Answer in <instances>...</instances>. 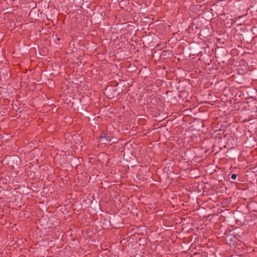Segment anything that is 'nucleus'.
I'll list each match as a JSON object with an SVG mask.
<instances>
[{
    "label": "nucleus",
    "instance_id": "nucleus-1",
    "mask_svg": "<svg viewBox=\"0 0 257 257\" xmlns=\"http://www.w3.org/2000/svg\"><path fill=\"white\" fill-rule=\"evenodd\" d=\"M106 135L104 134L100 137V141L103 144H106V142L104 141V139L106 138Z\"/></svg>",
    "mask_w": 257,
    "mask_h": 257
},
{
    "label": "nucleus",
    "instance_id": "nucleus-2",
    "mask_svg": "<svg viewBox=\"0 0 257 257\" xmlns=\"http://www.w3.org/2000/svg\"><path fill=\"white\" fill-rule=\"evenodd\" d=\"M104 141L106 142V144L107 142H109L111 141V140L108 137L106 136V138L104 139Z\"/></svg>",
    "mask_w": 257,
    "mask_h": 257
},
{
    "label": "nucleus",
    "instance_id": "nucleus-3",
    "mask_svg": "<svg viewBox=\"0 0 257 257\" xmlns=\"http://www.w3.org/2000/svg\"><path fill=\"white\" fill-rule=\"evenodd\" d=\"M231 178L233 180H235L236 178V175L235 174H233L231 175Z\"/></svg>",
    "mask_w": 257,
    "mask_h": 257
}]
</instances>
